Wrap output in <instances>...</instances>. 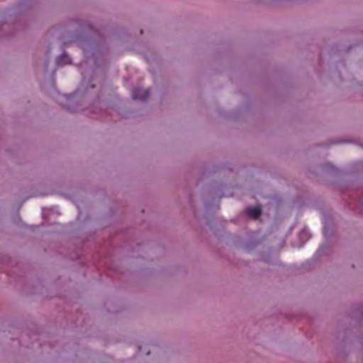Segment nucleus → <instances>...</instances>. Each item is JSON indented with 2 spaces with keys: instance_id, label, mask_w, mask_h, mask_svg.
I'll use <instances>...</instances> for the list:
<instances>
[{
  "instance_id": "nucleus-2",
  "label": "nucleus",
  "mask_w": 363,
  "mask_h": 363,
  "mask_svg": "<svg viewBox=\"0 0 363 363\" xmlns=\"http://www.w3.org/2000/svg\"><path fill=\"white\" fill-rule=\"evenodd\" d=\"M148 96H149L148 91L143 90L141 89H135L133 93V99L145 100L147 99Z\"/></svg>"
},
{
  "instance_id": "nucleus-1",
  "label": "nucleus",
  "mask_w": 363,
  "mask_h": 363,
  "mask_svg": "<svg viewBox=\"0 0 363 363\" xmlns=\"http://www.w3.org/2000/svg\"><path fill=\"white\" fill-rule=\"evenodd\" d=\"M245 212L249 217L254 220H257L262 215V208L259 206L248 207L246 208Z\"/></svg>"
}]
</instances>
